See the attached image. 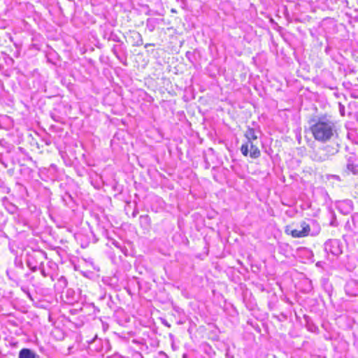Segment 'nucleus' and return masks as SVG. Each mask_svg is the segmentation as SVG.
I'll list each match as a JSON object with an SVG mask.
<instances>
[{
	"mask_svg": "<svg viewBox=\"0 0 358 358\" xmlns=\"http://www.w3.org/2000/svg\"><path fill=\"white\" fill-rule=\"evenodd\" d=\"M318 161L322 162V161H323V159H321V158H320V159H318Z\"/></svg>",
	"mask_w": 358,
	"mask_h": 358,
	"instance_id": "nucleus-7",
	"label": "nucleus"
},
{
	"mask_svg": "<svg viewBox=\"0 0 358 358\" xmlns=\"http://www.w3.org/2000/svg\"><path fill=\"white\" fill-rule=\"evenodd\" d=\"M334 123L323 116L315 120L309 129L315 141L326 143L334 136Z\"/></svg>",
	"mask_w": 358,
	"mask_h": 358,
	"instance_id": "nucleus-1",
	"label": "nucleus"
},
{
	"mask_svg": "<svg viewBox=\"0 0 358 358\" xmlns=\"http://www.w3.org/2000/svg\"><path fill=\"white\" fill-rule=\"evenodd\" d=\"M19 358H36V357L31 350L24 348L20 351Z\"/></svg>",
	"mask_w": 358,
	"mask_h": 358,
	"instance_id": "nucleus-5",
	"label": "nucleus"
},
{
	"mask_svg": "<svg viewBox=\"0 0 358 358\" xmlns=\"http://www.w3.org/2000/svg\"><path fill=\"white\" fill-rule=\"evenodd\" d=\"M245 137L247 138V141H255L257 140V136L255 134L253 128L248 127L245 132Z\"/></svg>",
	"mask_w": 358,
	"mask_h": 358,
	"instance_id": "nucleus-4",
	"label": "nucleus"
},
{
	"mask_svg": "<svg viewBox=\"0 0 358 358\" xmlns=\"http://www.w3.org/2000/svg\"><path fill=\"white\" fill-rule=\"evenodd\" d=\"M301 229H292L291 226L285 227V232L287 235L291 236L292 238H299L307 237L310 232V226L306 222L301 223Z\"/></svg>",
	"mask_w": 358,
	"mask_h": 358,
	"instance_id": "nucleus-2",
	"label": "nucleus"
},
{
	"mask_svg": "<svg viewBox=\"0 0 358 358\" xmlns=\"http://www.w3.org/2000/svg\"><path fill=\"white\" fill-rule=\"evenodd\" d=\"M150 45L153 46V45H154V44L147 43V44H145V48H147L148 46H150Z\"/></svg>",
	"mask_w": 358,
	"mask_h": 358,
	"instance_id": "nucleus-6",
	"label": "nucleus"
},
{
	"mask_svg": "<svg viewBox=\"0 0 358 358\" xmlns=\"http://www.w3.org/2000/svg\"><path fill=\"white\" fill-rule=\"evenodd\" d=\"M241 152L244 157L257 159L260 157L261 152L257 145L253 141H246L242 144Z\"/></svg>",
	"mask_w": 358,
	"mask_h": 358,
	"instance_id": "nucleus-3",
	"label": "nucleus"
}]
</instances>
